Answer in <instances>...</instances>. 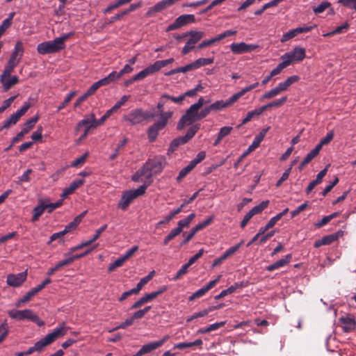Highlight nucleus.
<instances>
[{"instance_id": "obj_1", "label": "nucleus", "mask_w": 356, "mask_h": 356, "mask_svg": "<svg viewBox=\"0 0 356 356\" xmlns=\"http://www.w3.org/2000/svg\"><path fill=\"white\" fill-rule=\"evenodd\" d=\"M72 35L73 33H65L53 40L40 43L37 47V51L42 55L58 52L65 49V41Z\"/></svg>"}, {"instance_id": "obj_2", "label": "nucleus", "mask_w": 356, "mask_h": 356, "mask_svg": "<svg viewBox=\"0 0 356 356\" xmlns=\"http://www.w3.org/2000/svg\"><path fill=\"white\" fill-rule=\"evenodd\" d=\"M66 333V329L64 325L56 327L53 332L47 334L44 338L41 339L34 346L31 347L33 352H41L47 346L53 343L57 338L63 337Z\"/></svg>"}, {"instance_id": "obj_3", "label": "nucleus", "mask_w": 356, "mask_h": 356, "mask_svg": "<svg viewBox=\"0 0 356 356\" xmlns=\"http://www.w3.org/2000/svg\"><path fill=\"white\" fill-rule=\"evenodd\" d=\"M147 186L148 185L144 184L136 189L124 192L118 202V207L122 210H126L133 200L145 193Z\"/></svg>"}, {"instance_id": "obj_4", "label": "nucleus", "mask_w": 356, "mask_h": 356, "mask_svg": "<svg viewBox=\"0 0 356 356\" xmlns=\"http://www.w3.org/2000/svg\"><path fill=\"white\" fill-rule=\"evenodd\" d=\"M8 315L11 318L17 321L29 320L31 322L36 323L39 325L44 324V323L40 320L38 316L36 315L31 309H13L8 312Z\"/></svg>"}, {"instance_id": "obj_5", "label": "nucleus", "mask_w": 356, "mask_h": 356, "mask_svg": "<svg viewBox=\"0 0 356 356\" xmlns=\"http://www.w3.org/2000/svg\"><path fill=\"white\" fill-rule=\"evenodd\" d=\"M98 122L99 120L96 119L95 114L92 113L88 116H85L83 120L79 121L76 124V131H79L82 127H84L83 132L79 138V140H84L90 133V129L96 128L97 127L102 125Z\"/></svg>"}, {"instance_id": "obj_6", "label": "nucleus", "mask_w": 356, "mask_h": 356, "mask_svg": "<svg viewBox=\"0 0 356 356\" xmlns=\"http://www.w3.org/2000/svg\"><path fill=\"white\" fill-rule=\"evenodd\" d=\"M154 115L141 108L131 110L127 115L123 116V120L128 122L131 125H136L141 123L148 118H152Z\"/></svg>"}, {"instance_id": "obj_7", "label": "nucleus", "mask_w": 356, "mask_h": 356, "mask_svg": "<svg viewBox=\"0 0 356 356\" xmlns=\"http://www.w3.org/2000/svg\"><path fill=\"white\" fill-rule=\"evenodd\" d=\"M199 120V111L193 109L192 105L186 110L184 115L180 118L177 129L178 130L183 129L186 126L193 124Z\"/></svg>"}, {"instance_id": "obj_8", "label": "nucleus", "mask_w": 356, "mask_h": 356, "mask_svg": "<svg viewBox=\"0 0 356 356\" xmlns=\"http://www.w3.org/2000/svg\"><path fill=\"white\" fill-rule=\"evenodd\" d=\"M306 56L305 49L302 47H296L291 51L284 54L281 59L288 62V66L293 63L302 61Z\"/></svg>"}, {"instance_id": "obj_9", "label": "nucleus", "mask_w": 356, "mask_h": 356, "mask_svg": "<svg viewBox=\"0 0 356 356\" xmlns=\"http://www.w3.org/2000/svg\"><path fill=\"white\" fill-rule=\"evenodd\" d=\"M270 127H268L266 128L263 129L254 138L252 144L248 147L247 150L240 156L238 159L236 163H234V167L236 168L239 163L243 160V159L250 154L252 151L254 150L256 148H257L259 145L261 141L264 140L266 134L268 131Z\"/></svg>"}, {"instance_id": "obj_10", "label": "nucleus", "mask_w": 356, "mask_h": 356, "mask_svg": "<svg viewBox=\"0 0 356 356\" xmlns=\"http://www.w3.org/2000/svg\"><path fill=\"white\" fill-rule=\"evenodd\" d=\"M195 21L194 15L184 14L178 17L173 23L170 24L166 29V31H171L178 29L188 24L193 23Z\"/></svg>"}, {"instance_id": "obj_11", "label": "nucleus", "mask_w": 356, "mask_h": 356, "mask_svg": "<svg viewBox=\"0 0 356 356\" xmlns=\"http://www.w3.org/2000/svg\"><path fill=\"white\" fill-rule=\"evenodd\" d=\"M190 36L185 46L181 50V54L186 55L191 51L195 47V44L204 37V33L202 31H191L188 33Z\"/></svg>"}, {"instance_id": "obj_12", "label": "nucleus", "mask_w": 356, "mask_h": 356, "mask_svg": "<svg viewBox=\"0 0 356 356\" xmlns=\"http://www.w3.org/2000/svg\"><path fill=\"white\" fill-rule=\"evenodd\" d=\"M231 51L234 54H242L257 49L259 45L247 44L244 42H233L229 46Z\"/></svg>"}, {"instance_id": "obj_13", "label": "nucleus", "mask_w": 356, "mask_h": 356, "mask_svg": "<svg viewBox=\"0 0 356 356\" xmlns=\"http://www.w3.org/2000/svg\"><path fill=\"white\" fill-rule=\"evenodd\" d=\"M51 282V280L49 277L46 278L40 284L31 289L29 291H28L25 296H24L18 302L16 303L17 307H20L22 303L26 302L42 290L47 284Z\"/></svg>"}, {"instance_id": "obj_14", "label": "nucleus", "mask_w": 356, "mask_h": 356, "mask_svg": "<svg viewBox=\"0 0 356 356\" xmlns=\"http://www.w3.org/2000/svg\"><path fill=\"white\" fill-rule=\"evenodd\" d=\"M152 173H160L166 165V159L163 156H156L147 161Z\"/></svg>"}, {"instance_id": "obj_15", "label": "nucleus", "mask_w": 356, "mask_h": 356, "mask_svg": "<svg viewBox=\"0 0 356 356\" xmlns=\"http://www.w3.org/2000/svg\"><path fill=\"white\" fill-rule=\"evenodd\" d=\"M197 195H198V192H195L194 193L192 196L188 199V200H184L183 203L181 204V206L177 209H175L174 210H172L168 216H166L163 220H160L159 222H158V225H163V224H165V223H167L170 220H171L177 214L179 213L183 208L188 204L189 203H191L192 201H193L197 197Z\"/></svg>"}, {"instance_id": "obj_16", "label": "nucleus", "mask_w": 356, "mask_h": 356, "mask_svg": "<svg viewBox=\"0 0 356 356\" xmlns=\"http://www.w3.org/2000/svg\"><path fill=\"white\" fill-rule=\"evenodd\" d=\"M343 236V232L339 231L334 234L326 235L321 238V239L316 240L314 242V246L316 248H318L322 245H330L332 243L337 241L339 237Z\"/></svg>"}, {"instance_id": "obj_17", "label": "nucleus", "mask_w": 356, "mask_h": 356, "mask_svg": "<svg viewBox=\"0 0 356 356\" xmlns=\"http://www.w3.org/2000/svg\"><path fill=\"white\" fill-rule=\"evenodd\" d=\"M26 271L17 274H9L7 276L6 282L10 286L18 287L26 280Z\"/></svg>"}, {"instance_id": "obj_18", "label": "nucleus", "mask_w": 356, "mask_h": 356, "mask_svg": "<svg viewBox=\"0 0 356 356\" xmlns=\"http://www.w3.org/2000/svg\"><path fill=\"white\" fill-rule=\"evenodd\" d=\"M129 97V95H123L111 108L108 109L103 116L98 119V123L102 124L105 120L111 115L112 113L116 112L122 105H124V103L128 101Z\"/></svg>"}, {"instance_id": "obj_19", "label": "nucleus", "mask_w": 356, "mask_h": 356, "mask_svg": "<svg viewBox=\"0 0 356 356\" xmlns=\"http://www.w3.org/2000/svg\"><path fill=\"white\" fill-rule=\"evenodd\" d=\"M38 120V116L31 118L30 120L26 121L24 124V127L22 128L20 132H19L15 137L12 140V143L14 144L19 141L26 134H27L35 125Z\"/></svg>"}, {"instance_id": "obj_20", "label": "nucleus", "mask_w": 356, "mask_h": 356, "mask_svg": "<svg viewBox=\"0 0 356 356\" xmlns=\"http://www.w3.org/2000/svg\"><path fill=\"white\" fill-rule=\"evenodd\" d=\"M243 244V241L242 240L240 243L228 248L220 257L216 258L212 264V267H215L219 266L222 263L224 260H225L229 256L234 254L237 250L240 248V247Z\"/></svg>"}, {"instance_id": "obj_21", "label": "nucleus", "mask_w": 356, "mask_h": 356, "mask_svg": "<svg viewBox=\"0 0 356 356\" xmlns=\"http://www.w3.org/2000/svg\"><path fill=\"white\" fill-rule=\"evenodd\" d=\"M165 125L156 121L147 130V136L149 142H154L156 139L159 132L165 128Z\"/></svg>"}, {"instance_id": "obj_22", "label": "nucleus", "mask_w": 356, "mask_h": 356, "mask_svg": "<svg viewBox=\"0 0 356 356\" xmlns=\"http://www.w3.org/2000/svg\"><path fill=\"white\" fill-rule=\"evenodd\" d=\"M24 47L21 41H17L15 45L9 60L19 63L23 56Z\"/></svg>"}, {"instance_id": "obj_23", "label": "nucleus", "mask_w": 356, "mask_h": 356, "mask_svg": "<svg viewBox=\"0 0 356 356\" xmlns=\"http://www.w3.org/2000/svg\"><path fill=\"white\" fill-rule=\"evenodd\" d=\"M84 183L83 179H76L73 180L69 186L65 188L61 194V197L63 199L66 198L69 195L72 194L75 190H76L79 187L83 185Z\"/></svg>"}, {"instance_id": "obj_24", "label": "nucleus", "mask_w": 356, "mask_h": 356, "mask_svg": "<svg viewBox=\"0 0 356 356\" xmlns=\"http://www.w3.org/2000/svg\"><path fill=\"white\" fill-rule=\"evenodd\" d=\"M292 259V255L291 254H288L284 258L277 261L276 262L266 267V270L271 272L276 269H279L280 268L284 267L287 266Z\"/></svg>"}, {"instance_id": "obj_25", "label": "nucleus", "mask_w": 356, "mask_h": 356, "mask_svg": "<svg viewBox=\"0 0 356 356\" xmlns=\"http://www.w3.org/2000/svg\"><path fill=\"white\" fill-rule=\"evenodd\" d=\"M0 81L2 83L3 90L7 91L18 83L19 78L17 76H0Z\"/></svg>"}, {"instance_id": "obj_26", "label": "nucleus", "mask_w": 356, "mask_h": 356, "mask_svg": "<svg viewBox=\"0 0 356 356\" xmlns=\"http://www.w3.org/2000/svg\"><path fill=\"white\" fill-rule=\"evenodd\" d=\"M327 172V167H325L324 169L321 170L316 175V177L314 180L311 181L309 184L308 185L306 193L308 194L314 188V187L321 183L323 178L325 176L326 173Z\"/></svg>"}, {"instance_id": "obj_27", "label": "nucleus", "mask_w": 356, "mask_h": 356, "mask_svg": "<svg viewBox=\"0 0 356 356\" xmlns=\"http://www.w3.org/2000/svg\"><path fill=\"white\" fill-rule=\"evenodd\" d=\"M264 111L265 108H262V106H261L259 108H255L248 112L246 116L243 118L241 123L238 125V127H240L241 125L245 124L246 123L250 122L253 118L261 115L264 112Z\"/></svg>"}, {"instance_id": "obj_28", "label": "nucleus", "mask_w": 356, "mask_h": 356, "mask_svg": "<svg viewBox=\"0 0 356 356\" xmlns=\"http://www.w3.org/2000/svg\"><path fill=\"white\" fill-rule=\"evenodd\" d=\"M340 321L343 323V330L346 332H349L355 329L356 322L355 319L350 317L341 318Z\"/></svg>"}, {"instance_id": "obj_29", "label": "nucleus", "mask_w": 356, "mask_h": 356, "mask_svg": "<svg viewBox=\"0 0 356 356\" xmlns=\"http://www.w3.org/2000/svg\"><path fill=\"white\" fill-rule=\"evenodd\" d=\"M202 343V340L200 339H197L192 342H181L175 343L173 346V349L182 350L186 348H191L192 346H201Z\"/></svg>"}, {"instance_id": "obj_30", "label": "nucleus", "mask_w": 356, "mask_h": 356, "mask_svg": "<svg viewBox=\"0 0 356 356\" xmlns=\"http://www.w3.org/2000/svg\"><path fill=\"white\" fill-rule=\"evenodd\" d=\"M137 172H141L140 174L145 181H148L149 185L152 182V172L149 170V163L147 162Z\"/></svg>"}, {"instance_id": "obj_31", "label": "nucleus", "mask_w": 356, "mask_h": 356, "mask_svg": "<svg viewBox=\"0 0 356 356\" xmlns=\"http://www.w3.org/2000/svg\"><path fill=\"white\" fill-rule=\"evenodd\" d=\"M158 348L159 346L156 341L147 343L141 347V348L136 353L135 356H141L149 353Z\"/></svg>"}, {"instance_id": "obj_32", "label": "nucleus", "mask_w": 356, "mask_h": 356, "mask_svg": "<svg viewBox=\"0 0 356 356\" xmlns=\"http://www.w3.org/2000/svg\"><path fill=\"white\" fill-rule=\"evenodd\" d=\"M45 208L44 206V201L40 200L39 204L34 207L33 210V216L31 218L32 222H36L39 218L42 215L44 212Z\"/></svg>"}, {"instance_id": "obj_33", "label": "nucleus", "mask_w": 356, "mask_h": 356, "mask_svg": "<svg viewBox=\"0 0 356 356\" xmlns=\"http://www.w3.org/2000/svg\"><path fill=\"white\" fill-rule=\"evenodd\" d=\"M127 142H128L127 138H124L122 140H120L118 143L116 147L115 148L113 153H112L109 156V160H111V161L115 160L117 158V156H118V154H120V151L125 147Z\"/></svg>"}, {"instance_id": "obj_34", "label": "nucleus", "mask_w": 356, "mask_h": 356, "mask_svg": "<svg viewBox=\"0 0 356 356\" xmlns=\"http://www.w3.org/2000/svg\"><path fill=\"white\" fill-rule=\"evenodd\" d=\"M241 286L239 283H235L234 284L230 286L227 289L222 290L218 295H216L214 298L216 300H219L229 294H231L236 291V290Z\"/></svg>"}, {"instance_id": "obj_35", "label": "nucleus", "mask_w": 356, "mask_h": 356, "mask_svg": "<svg viewBox=\"0 0 356 356\" xmlns=\"http://www.w3.org/2000/svg\"><path fill=\"white\" fill-rule=\"evenodd\" d=\"M154 298L152 296L151 293H147L143 297H141L139 300L136 301L131 307V309H134L136 308L140 307L143 305H144L146 302H148L151 300H152Z\"/></svg>"}, {"instance_id": "obj_36", "label": "nucleus", "mask_w": 356, "mask_h": 356, "mask_svg": "<svg viewBox=\"0 0 356 356\" xmlns=\"http://www.w3.org/2000/svg\"><path fill=\"white\" fill-rule=\"evenodd\" d=\"M199 129L200 125L198 124H195L191 127L187 131L185 136H180L183 140L184 143H185L186 144L189 140H191L195 135L196 132L198 131Z\"/></svg>"}, {"instance_id": "obj_37", "label": "nucleus", "mask_w": 356, "mask_h": 356, "mask_svg": "<svg viewBox=\"0 0 356 356\" xmlns=\"http://www.w3.org/2000/svg\"><path fill=\"white\" fill-rule=\"evenodd\" d=\"M184 144H185V143H184L183 140L180 136L175 138L174 140H172V142L170 144L169 148L168 149V154H171L177 149V148L179 145Z\"/></svg>"}, {"instance_id": "obj_38", "label": "nucleus", "mask_w": 356, "mask_h": 356, "mask_svg": "<svg viewBox=\"0 0 356 356\" xmlns=\"http://www.w3.org/2000/svg\"><path fill=\"white\" fill-rule=\"evenodd\" d=\"M159 113V119L157 120L158 122L162 123L163 125L166 126L168 121L170 118H172L173 115V111L168 110V111H160Z\"/></svg>"}, {"instance_id": "obj_39", "label": "nucleus", "mask_w": 356, "mask_h": 356, "mask_svg": "<svg viewBox=\"0 0 356 356\" xmlns=\"http://www.w3.org/2000/svg\"><path fill=\"white\" fill-rule=\"evenodd\" d=\"M214 58H200L193 62L195 69H198L202 66L210 65L213 63Z\"/></svg>"}, {"instance_id": "obj_40", "label": "nucleus", "mask_w": 356, "mask_h": 356, "mask_svg": "<svg viewBox=\"0 0 356 356\" xmlns=\"http://www.w3.org/2000/svg\"><path fill=\"white\" fill-rule=\"evenodd\" d=\"M195 165L191 161L189 164L181 169L177 177V180L178 181H181L184 177H185L192 170Z\"/></svg>"}, {"instance_id": "obj_41", "label": "nucleus", "mask_w": 356, "mask_h": 356, "mask_svg": "<svg viewBox=\"0 0 356 356\" xmlns=\"http://www.w3.org/2000/svg\"><path fill=\"white\" fill-rule=\"evenodd\" d=\"M18 65L15 62H13L8 60L7 65L5 67L3 73L1 76H10L15 67Z\"/></svg>"}, {"instance_id": "obj_42", "label": "nucleus", "mask_w": 356, "mask_h": 356, "mask_svg": "<svg viewBox=\"0 0 356 356\" xmlns=\"http://www.w3.org/2000/svg\"><path fill=\"white\" fill-rule=\"evenodd\" d=\"M213 219H214V216H211L208 217L207 219H205L204 221H202V222H200L197 225H196L193 228L195 230L196 232H197L202 230V229H204V227H207L208 225H209L213 222Z\"/></svg>"}, {"instance_id": "obj_43", "label": "nucleus", "mask_w": 356, "mask_h": 356, "mask_svg": "<svg viewBox=\"0 0 356 356\" xmlns=\"http://www.w3.org/2000/svg\"><path fill=\"white\" fill-rule=\"evenodd\" d=\"M227 107H228V105L227 104L226 101L224 100H218L210 104V108L214 111H221Z\"/></svg>"}, {"instance_id": "obj_44", "label": "nucleus", "mask_w": 356, "mask_h": 356, "mask_svg": "<svg viewBox=\"0 0 356 356\" xmlns=\"http://www.w3.org/2000/svg\"><path fill=\"white\" fill-rule=\"evenodd\" d=\"M195 214L194 213H191L185 219L181 220L177 222V225L183 230L184 228L188 227L191 221L195 218Z\"/></svg>"}, {"instance_id": "obj_45", "label": "nucleus", "mask_w": 356, "mask_h": 356, "mask_svg": "<svg viewBox=\"0 0 356 356\" xmlns=\"http://www.w3.org/2000/svg\"><path fill=\"white\" fill-rule=\"evenodd\" d=\"M279 94H280V92L278 91L277 88L275 87V88L270 89V90L266 92L265 93H264L261 96L260 100L263 101L264 99H271V98L277 96Z\"/></svg>"}, {"instance_id": "obj_46", "label": "nucleus", "mask_w": 356, "mask_h": 356, "mask_svg": "<svg viewBox=\"0 0 356 356\" xmlns=\"http://www.w3.org/2000/svg\"><path fill=\"white\" fill-rule=\"evenodd\" d=\"M320 146H316L312 150H311L307 156L304 158L305 163H309L312 159H314L320 152L321 149H319Z\"/></svg>"}, {"instance_id": "obj_47", "label": "nucleus", "mask_w": 356, "mask_h": 356, "mask_svg": "<svg viewBox=\"0 0 356 356\" xmlns=\"http://www.w3.org/2000/svg\"><path fill=\"white\" fill-rule=\"evenodd\" d=\"M125 261L126 260L124 259V258L122 256L118 257L113 263L110 264V265L108 268V272L113 271L116 268H118V267H120L121 266H122V264L124 263Z\"/></svg>"}, {"instance_id": "obj_48", "label": "nucleus", "mask_w": 356, "mask_h": 356, "mask_svg": "<svg viewBox=\"0 0 356 356\" xmlns=\"http://www.w3.org/2000/svg\"><path fill=\"white\" fill-rule=\"evenodd\" d=\"M287 99L286 97H283L280 99H276L272 102H270L266 105L262 106V108H265V111L270 107H278L282 105Z\"/></svg>"}, {"instance_id": "obj_49", "label": "nucleus", "mask_w": 356, "mask_h": 356, "mask_svg": "<svg viewBox=\"0 0 356 356\" xmlns=\"http://www.w3.org/2000/svg\"><path fill=\"white\" fill-rule=\"evenodd\" d=\"M331 6V3L327 1H323L316 7L313 8V11L315 14H320L323 13L327 8Z\"/></svg>"}, {"instance_id": "obj_50", "label": "nucleus", "mask_w": 356, "mask_h": 356, "mask_svg": "<svg viewBox=\"0 0 356 356\" xmlns=\"http://www.w3.org/2000/svg\"><path fill=\"white\" fill-rule=\"evenodd\" d=\"M81 221V216H76L72 222L69 223L67 225L65 226V230L67 231V233L75 229Z\"/></svg>"}, {"instance_id": "obj_51", "label": "nucleus", "mask_w": 356, "mask_h": 356, "mask_svg": "<svg viewBox=\"0 0 356 356\" xmlns=\"http://www.w3.org/2000/svg\"><path fill=\"white\" fill-rule=\"evenodd\" d=\"M170 6V5L168 0H163V1H161L158 2L157 3H156L153 6V10L154 11H156V13H159V12H161V11L165 10Z\"/></svg>"}, {"instance_id": "obj_52", "label": "nucleus", "mask_w": 356, "mask_h": 356, "mask_svg": "<svg viewBox=\"0 0 356 356\" xmlns=\"http://www.w3.org/2000/svg\"><path fill=\"white\" fill-rule=\"evenodd\" d=\"M288 67V62L282 60L280 63L277 65V66L274 68L270 74L273 77L277 74H279L284 68Z\"/></svg>"}, {"instance_id": "obj_53", "label": "nucleus", "mask_w": 356, "mask_h": 356, "mask_svg": "<svg viewBox=\"0 0 356 356\" xmlns=\"http://www.w3.org/2000/svg\"><path fill=\"white\" fill-rule=\"evenodd\" d=\"M297 35H298L297 29H291L288 32L285 33L284 34H283L282 37L280 39V41L282 42H285L287 40L294 38Z\"/></svg>"}, {"instance_id": "obj_54", "label": "nucleus", "mask_w": 356, "mask_h": 356, "mask_svg": "<svg viewBox=\"0 0 356 356\" xmlns=\"http://www.w3.org/2000/svg\"><path fill=\"white\" fill-rule=\"evenodd\" d=\"M207 292H208V291L206 289V288L204 286H203L202 288L197 290L191 296H189L188 300L193 301L196 298H201V297L204 296Z\"/></svg>"}, {"instance_id": "obj_55", "label": "nucleus", "mask_w": 356, "mask_h": 356, "mask_svg": "<svg viewBox=\"0 0 356 356\" xmlns=\"http://www.w3.org/2000/svg\"><path fill=\"white\" fill-rule=\"evenodd\" d=\"M76 91L70 92L65 97L64 101L58 106L57 111H60L62 109H63L65 106L72 100V99L75 96Z\"/></svg>"}, {"instance_id": "obj_56", "label": "nucleus", "mask_w": 356, "mask_h": 356, "mask_svg": "<svg viewBox=\"0 0 356 356\" xmlns=\"http://www.w3.org/2000/svg\"><path fill=\"white\" fill-rule=\"evenodd\" d=\"M334 137V132L332 131L328 132L325 137L322 138L320 143L316 146H320L319 149H321L322 147L325 145L328 144Z\"/></svg>"}, {"instance_id": "obj_57", "label": "nucleus", "mask_w": 356, "mask_h": 356, "mask_svg": "<svg viewBox=\"0 0 356 356\" xmlns=\"http://www.w3.org/2000/svg\"><path fill=\"white\" fill-rule=\"evenodd\" d=\"M338 3L356 11V0H338Z\"/></svg>"}, {"instance_id": "obj_58", "label": "nucleus", "mask_w": 356, "mask_h": 356, "mask_svg": "<svg viewBox=\"0 0 356 356\" xmlns=\"http://www.w3.org/2000/svg\"><path fill=\"white\" fill-rule=\"evenodd\" d=\"M19 119L16 117L15 113L12 114L9 118L6 119L3 122V127L6 129L9 128L11 125L15 124Z\"/></svg>"}, {"instance_id": "obj_59", "label": "nucleus", "mask_w": 356, "mask_h": 356, "mask_svg": "<svg viewBox=\"0 0 356 356\" xmlns=\"http://www.w3.org/2000/svg\"><path fill=\"white\" fill-rule=\"evenodd\" d=\"M31 172V169H27L21 176L18 177L17 184H22L24 182H29L30 181V174Z\"/></svg>"}, {"instance_id": "obj_60", "label": "nucleus", "mask_w": 356, "mask_h": 356, "mask_svg": "<svg viewBox=\"0 0 356 356\" xmlns=\"http://www.w3.org/2000/svg\"><path fill=\"white\" fill-rule=\"evenodd\" d=\"M196 233L197 232L193 228H192L188 233L184 232L182 236L184 238V239L181 241V245H184L188 243Z\"/></svg>"}, {"instance_id": "obj_61", "label": "nucleus", "mask_w": 356, "mask_h": 356, "mask_svg": "<svg viewBox=\"0 0 356 356\" xmlns=\"http://www.w3.org/2000/svg\"><path fill=\"white\" fill-rule=\"evenodd\" d=\"M166 97H168L167 96V94H163L160 97L158 104H157V109L158 112L163 111L165 109V106L168 104V99Z\"/></svg>"}, {"instance_id": "obj_62", "label": "nucleus", "mask_w": 356, "mask_h": 356, "mask_svg": "<svg viewBox=\"0 0 356 356\" xmlns=\"http://www.w3.org/2000/svg\"><path fill=\"white\" fill-rule=\"evenodd\" d=\"M31 107V104L29 102H26L24 103L23 106L21 107V108L18 109L15 113L16 117H17L19 119L29 110V108Z\"/></svg>"}, {"instance_id": "obj_63", "label": "nucleus", "mask_w": 356, "mask_h": 356, "mask_svg": "<svg viewBox=\"0 0 356 356\" xmlns=\"http://www.w3.org/2000/svg\"><path fill=\"white\" fill-rule=\"evenodd\" d=\"M31 107V104L29 102H26L24 103L23 106L21 107V108L18 109L15 113L16 117H17L19 119L29 110V108Z\"/></svg>"}, {"instance_id": "obj_64", "label": "nucleus", "mask_w": 356, "mask_h": 356, "mask_svg": "<svg viewBox=\"0 0 356 356\" xmlns=\"http://www.w3.org/2000/svg\"><path fill=\"white\" fill-rule=\"evenodd\" d=\"M31 107V104L29 102H26L24 103L23 106L21 107V108L18 109L15 113L16 117H17L19 119L29 110V108Z\"/></svg>"}]
</instances>
